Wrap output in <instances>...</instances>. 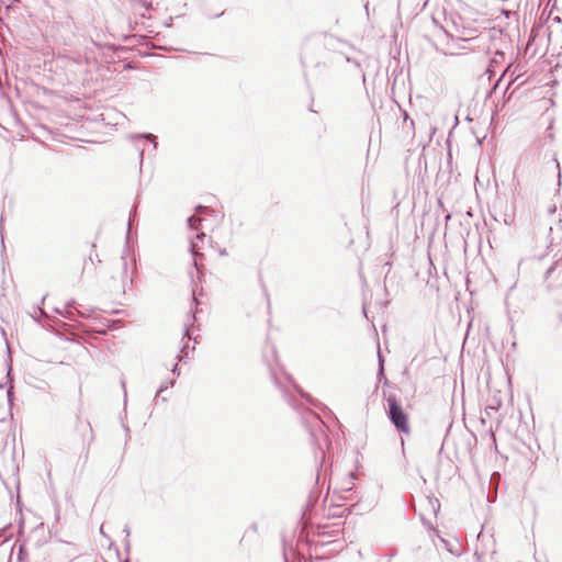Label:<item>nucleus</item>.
<instances>
[{"label":"nucleus","instance_id":"obj_1","mask_svg":"<svg viewBox=\"0 0 562 562\" xmlns=\"http://www.w3.org/2000/svg\"><path fill=\"white\" fill-rule=\"evenodd\" d=\"M387 406H389V418L394 424V426L403 432H409V424H408V416L403 411V408L398 405L396 398L394 396H390L387 398Z\"/></svg>","mask_w":562,"mask_h":562},{"label":"nucleus","instance_id":"obj_2","mask_svg":"<svg viewBox=\"0 0 562 562\" xmlns=\"http://www.w3.org/2000/svg\"><path fill=\"white\" fill-rule=\"evenodd\" d=\"M201 222V218L199 217H195V216H192L189 218V225L193 228V229H198V224Z\"/></svg>","mask_w":562,"mask_h":562},{"label":"nucleus","instance_id":"obj_3","mask_svg":"<svg viewBox=\"0 0 562 562\" xmlns=\"http://www.w3.org/2000/svg\"><path fill=\"white\" fill-rule=\"evenodd\" d=\"M146 138H155L151 134L146 135Z\"/></svg>","mask_w":562,"mask_h":562}]
</instances>
